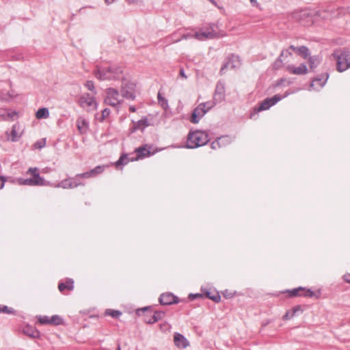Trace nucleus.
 <instances>
[{"instance_id": "obj_1", "label": "nucleus", "mask_w": 350, "mask_h": 350, "mask_svg": "<svg viewBox=\"0 0 350 350\" xmlns=\"http://www.w3.org/2000/svg\"><path fill=\"white\" fill-rule=\"evenodd\" d=\"M208 142V135L205 132L196 131L188 135L187 146L189 148H195L205 145Z\"/></svg>"}, {"instance_id": "obj_2", "label": "nucleus", "mask_w": 350, "mask_h": 350, "mask_svg": "<svg viewBox=\"0 0 350 350\" xmlns=\"http://www.w3.org/2000/svg\"><path fill=\"white\" fill-rule=\"evenodd\" d=\"M336 60V68L338 71L343 72L350 67V51H338L333 54Z\"/></svg>"}, {"instance_id": "obj_3", "label": "nucleus", "mask_w": 350, "mask_h": 350, "mask_svg": "<svg viewBox=\"0 0 350 350\" xmlns=\"http://www.w3.org/2000/svg\"><path fill=\"white\" fill-rule=\"evenodd\" d=\"M27 174L32 176L31 178L19 179L18 183L21 185L41 186L44 185V179L40 176L38 169L36 167H30Z\"/></svg>"}, {"instance_id": "obj_4", "label": "nucleus", "mask_w": 350, "mask_h": 350, "mask_svg": "<svg viewBox=\"0 0 350 350\" xmlns=\"http://www.w3.org/2000/svg\"><path fill=\"white\" fill-rule=\"evenodd\" d=\"M213 106L214 103L211 101L200 103L192 112L190 121L193 124L198 123L205 113Z\"/></svg>"}, {"instance_id": "obj_5", "label": "nucleus", "mask_w": 350, "mask_h": 350, "mask_svg": "<svg viewBox=\"0 0 350 350\" xmlns=\"http://www.w3.org/2000/svg\"><path fill=\"white\" fill-rule=\"evenodd\" d=\"M122 101V96L118 91L114 88H108L106 90L105 102L107 105L116 106Z\"/></svg>"}, {"instance_id": "obj_6", "label": "nucleus", "mask_w": 350, "mask_h": 350, "mask_svg": "<svg viewBox=\"0 0 350 350\" xmlns=\"http://www.w3.org/2000/svg\"><path fill=\"white\" fill-rule=\"evenodd\" d=\"M137 153V157L135 159H131V161H138L139 159H142L145 157H150L154 154L157 150L154 148L152 146L148 144H145L142 146L137 148L135 150Z\"/></svg>"}, {"instance_id": "obj_7", "label": "nucleus", "mask_w": 350, "mask_h": 350, "mask_svg": "<svg viewBox=\"0 0 350 350\" xmlns=\"http://www.w3.org/2000/svg\"><path fill=\"white\" fill-rule=\"evenodd\" d=\"M79 103L81 107L88 110H96L98 107V103L94 94H83L79 99Z\"/></svg>"}, {"instance_id": "obj_8", "label": "nucleus", "mask_w": 350, "mask_h": 350, "mask_svg": "<svg viewBox=\"0 0 350 350\" xmlns=\"http://www.w3.org/2000/svg\"><path fill=\"white\" fill-rule=\"evenodd\" d=\"M135 85L133 82L124 81L122 85L121 95L123 97L134 99Z\"/></svg>"}, {"instance_id": "obj_9", "label": "nucleus", "mask_w": 350, "mask_h": 350, "mask_svg": "<svg viewBox=\"0 0 350 350\" xmlns=\"http://www.w3.org/2000/svg\"><path fill=\"white\" fill-rule=\"evenodd\" d=\"M281 97L278 95H275L273 97L270 98L265 99L260 105L254 109V113H256L259 111L267 110L271 106L274 105L278 101L281 100Z\"/></svg>"}, {"instance_id": "obj_10", "label": "nucleus", "mask_w": 350, "mask_h": 350, "mask_svg": "<svg viewBox=\"0 0 350 350\" xmlns=\"http://www.w3.org/2000/svg\"><path fill=\"white\" fill-rule=\"evenodd\" d=\"M286 293L288 294V297H295L300 296L312 297L314 295V292H312L311 290L303 287H299L291 291H287Z\"/></svg>"}, {"instance_id": "obj_11", "label": "nucleus", "mask_w": 350, "mask_h": 350, "mask_svg": "<svg viewBox=\"0 0 350 350\" xmlns=\"http://www.w3.org/2000/svg\"><path fill=\"white\" fill-rule=\"evenodd\" d=\"M319 15L308 11H303L301 15L302 23L306 26H310L314 24L317 21Z\"/></svg>"}, {"instance_id": "obj_12", "label": "nucleus", "mask_w": 350, "mask_h": 350, "mask_svg": "<svg viewBox=\"0 0 350 350\" xmlns=\"http://www.w3.org/2000/svg\"><path fill=\"white\" fill-rule=\"evenodd\" d=\"M165 313L163 312H147L144 314V321L146 323H153L163 319Z\"/></svg>"}, {"instance_id": "obj_13", "label": "nucleus", "mask_w": 350, "mask_h": 350, "mask_svg": "<svg viewBox=\"0 0 350 350\" xmlns=\"http://www.w3.org/2000/svg\"><path fill=\"white\" fill-rule=\"evenodd\" d=\"M21 135L22 132L20 131L19 126L14 124L10 132H6V140L16 142L21 138Z\"/></svg>"}, {"instance_id": "obj_14", "label": "nucleus", "mask_w": 350, "mask_h": 350, "mask_svg": "<svg viewBox=\"0 0 350 350\" xmlns=\"http://www.w3.org/2000/svg\"><path fill=\"white\" fill-rule=\"evenodd\" d=\"M159 302L163 305H170L173 304H176L178 302V299L177 297L174 296L172 293H165L161 294L159 297Z\"/></svg>"}, {"instance_id": "obj_15", "label": "nucleus", "mask_w": 350, "mask_h": 350, "mask_svg": "<svg viewBox=\"0 0 350 350\" xmlns=\"http://www.w3.org/2000/svg\"><path fill=\"white\" fill-rule=\"evenodd\" d=\"M286 70L292 75H305L308 72L306 66L304 64H301L298 66L291 64L286 66Z\"/></svg>"}, {"instance_id": "obj_16", "label": "nucleus", "mask_w": 350, "mask_h": 350, "mask_svg": "<svg viewBox=\"0 0 350 350\" xmlns=\"http://www.w3.org/2000/svg\"><path fill=\"white\" fill-rule=\"evenodd\" d=\"M96 77L100 80L113 79L117 77L116 75L111 69L102 71L98 70L96 72Z\"/></svg>"}, {"instance_id": "obj_17", "label": "nucleus", "mask_w": 350, "mask_h": 350, "mask_svg": "<svg viewBox=\"0 0 350 350\" xmlns=\"http://www.w3.org/2000/svg\"><path fill=\"white\" fill-rule=\"evenodd\" d=\"M174 342L178 348H186L189 345V341L182 334L175 333L174 335Z\"/></svg>"}, {"instance_id": "obj_18", "label": "nucleus", "mask_w": 350, "mask_h": 350, "mask_svg": "<svg viewBox=\"0 0 350 350\" xmlns=\"http://www.w3.org/2000/svg\"><path fill=\"white\" fill-rule=\"evenodd\" d=\"M77 126L79 132L81 134H84L86 133L88 130L89 123L84 118H79L77 120Z\"/></svg>"}, {"instance_id": "obj_19", "label": "nucleus", "mask_w": 350, "mask_h": 350, "mask_svg": "<svg viewBox=\"0 0 350 350\" xmlns=\"http://www.w3.org/2000/svg\"><path fill=\"white\" fill-rule=\"evenodd\" d=\"M289 49L293 51L295 53L301 56L304 59H306L309 55V50L306 46H301L296 47L294 46H291Z\"/></svg>"}, {"instance_id": "obj_20", "label": "nucleus", "mask_w": 350, "mask_h": 350, "mask_svg": "<svg viewBox=\"0 0 350 350\" xmlns=\"http://www.w3.org/2000/svg\"><path fill=\"white\" fill-rule=\"evenodd\" d=\"M58 288L62 293H64L66 290L72 291L74 288V281L71 279H68L65 282L59 283Z\"/></svg>"}, {"instance_id": "obj_21", "label": "nucleus", "mask_w": 350, "mask_h": 350, "mask_svg": "<svg viewBox=\"0 0 350 350\" xmlns=\"http://www.w3.org/2000/svg\"><path fill=\"white\" fill-rule=\"evenodd\" d=\"M23 333L32 338H36L40 337V333L34 327L27 325L23 329Z\"/></svg>"}, {"instance_id": "obj_22", "label": "nucleus", "mask_w": 350, "mask_h": 350, "mask_svg": "<svg viewBox=\"0 0 350 350\" xmlns=\"http://www.w3.org/2000/svg\"><path fill=\"white\" fill-rule=\"evenodd\" d=\"M298 312H302L300 306H296L294 308L287 310L285 315L283 317V320L288 321L293 319Z\"/></svg>"}, {"instance_id": "obj_23", "label": "nucleus", "mask_w": 350, "mask_h": 350, "mask_svg": "<svg viewBox=\"0 0 350 350\" xmlns=\"http://www.w3.org/2000/svg\"><path fill=\"white\" fill-rule=\"evenodd\" d=\"M326 81V79L324 78H317L314 79L310 85L311 88H312L314 90H318L320 88H323L325 85Z\"/></svg>"}, {"instance_id": "obj_24", "label": "nucleus", "mask_w": 350, "mask_h": 350, "mask_svg": "<svg viewBox=\"0 0 350 350\" xmlns=\"http://www.w3.org/2000/svg\"><path fill=\"white\" fill-rule=\"evenodd\" d=\"M194 37L200 40H204L205 39L213 38L215 37V33L213 32H198L196 33Z\"/></svg>"}, {"instance_id": "obj_25", "label": "nucleus", "mask_w": 350, "mask_h": 350, "mask_svg": "<svg viewBox=\"0 0 350 350\" xmlns=\"http://www.w3.org/2000/svg\"><path fill=\"white\" fill-rule=\"evenodd\" d=\"M205 296L216 303L221 301V296L217 292H206Z\"/></svg>"}, {"instance_id": "obj_26", "label": "nucleus", "mask_w": 350, "mask_h": 350, "mask_svg": "<svg viewBox=\"0 0 350 350\" xmlns=\"http://www.w3.org/2000/svg\"><path fill=\"white\" fill-rule=\"evenodd\" d=\"M230 61L233 62L234 63H239L238 57L234 55H230L228 58V62H226L221 68V71H223L225 68H228V67L234 68L237 66L235 64L230 65Z\"/></svg>"}, {"instance_id": "obj_27", "label": "nucleus", "mask_w": 350, "mask_h": 350, "mask_svg": "<svg viewBox=\"0 0 350 350\" xmlns=\"http://www.w3.org/2000/svg\"><path fill=\"white\" fill-rule=\"evenodd\" d=\"M148 126V121L146 118L139 120L135 124L133 131L140 129L143 130L144 128Z\"/></svg>"}, {"instance_id": "obj_28", "label": "nucleus", "mask_w": 350, "mask_h": 350, "mask_svg": "<svg viewBox=\"0 0 350 350\" xmlns=\"http://www.w3.org/2000/svg\"><path fill=\"white\" fill-rule=\"evenodd\" d=\"M49 116V113L46 108H41L36 113V117L38 119L47 118Z\"/></svg>"}, {"instance_id": "obj_29", "label": "nucleus", "mask_w": 350, "mask_h": 350, "mask_svg": "<svg viewBox=\"0 0 350 350\" xmlns=\"http://www.w3.org/2000/svg\"><path fill=\"white\" fill-rule=\"evenodd\" d=\"M51 325H59L64 323L63 319L59 315H53L50 317Z\"/></svg>"}, {"instance_id": "obj_30", "label": "nucleus", "mask_w": 350, "mask_h": 350, "mask_svg": "<svg viewBox=\"0 0 350 350\" xmlns=\"http://www.w3.org/2000/svg\"><path fill=\"white\" fill-rule=\"evenodd\" d=\"M129 159L127 154H122L119 159L116 162V167L118 168L120 165H126L129 162Z\"/></svg>"}, {"instance_id": "obj_31", "label": "nucleus", "mask_w": 350, "mask_h": 350, "mask_svg": "<svg viewBox=\"0 0 350 350\" xmlns=\"http://www.w3.org/2000/svg\"><path fill=\"white\" fill-rule=\"evenodd\" d=\"M221 294L226 299H232L237 295V292L235 291L226 289L221 292Z\"/></svg>"}, {"instance_id": "obj_32", "label": "nucleus", "mask_w": 350, "mask_h": 350, "mask_svg": "<svg viewBox=\"0 0 350 350\" xmlns=\"http://www.w3.org/2000/svg\"><path fill=\"white\" fill-rule=\"evenodd\" d=\"M50 317L48 316H39L37 317L38 321L40 325H51Z\"/></svg>"}, {"instance_id": "obj_33", "label": "nucleus", "mask_w": 350, "mask_h": 350, "mask_svg": "<svg viewBox=\"0 0 350 350\" xmlns=\"http://www.w3.org/2000/svg\"><path fill=\"white\" fill-rule=\"evenodd\" d=\"M105 314L111 316L113 318H118L121 314V312L118 310H115L113 309H107L105 311Z\"/></svg>"}, {"instance_id": "obj_34", "label": "nucleus", "mask_w": 350, "mask_h": 350, "mask_svg": "<svg viewBox=\"0 0 350 350\" xmlns=\"http://www.w3.org/2000/svg\"><path fill=\"white\" fill-rule=\"evenodd\" d=\"M217 139L219 142V144L221 145V147H224L230 142V138L228 136H223L217 138Z\"/></svg>"}, {"instance_id": "obj_35", "label": "nucleus", "mask_w": 350, "mask_h": 350, "mask_svg": "<svg viewBox=\"0 0 350 350\" xmlns=\"http://www.w3.org/2000/svg\"><path fill=\"white\" fill-rule=\"evenodd\" d=\"M104 169H105V166L104 165H103V166L98 165V166H96L95 168L92 170V173L93 174V175L94 176H96L98 174H101L104 171Z\"/></svg>"}, {"instance_id": "obj_36", "label": "nucleus", "mask_w": 350, "mask_h": 350, "mask_svg": "<svg viewBox=\"0 0 350 350\" xmlns=\"http://www.w3.org/2000/svg\"><path fill=\"white\" fill-rule=\"evenodd\" d=\"M110 114V110L108 109H105L102 111L101 116L98 118V120L100 122H103L105 118H107Z\"/></svg>"}, {"instance_id": "obj_37", "label": "nucleus", "mask_w": 350, "mask_h": 350, "mask_svg": "<svg viewBox=\"0 0 350 350\" xmlns=\"http://www.w3.org/2000/svg\"><path fill=\"white\" fill-rule=\"evenodd\" d=\"M85 86L87 88L88 90L91 91L94 94H96V92H94V85L93 81H86Z\"/></svg>"}, {"instance_id": "obj_38", "label": "nucleus", "mask_w": 350, "mask_h": 350, "mask_svg": "<svg viewBox=\"0 0 350 350\" xmlns=\"http://www.w3.org/2000/svg\"><path fill=\"white\" fill-rule=\"evenodd\" d=\"M77 177H80L81 178H91V177H94V176L92 173V170H90L89 172L78 174L77 176Z\"/></svg>"}, {"instance_id": "obj_39", "label": "nucleus", "mask_w": 350, "mask_h": 350, "mask_svg": "<svg viewBox=\"0 0 350 350\" xmlns=\"http://www.w3.org/2000/svg\"><path fill=\"white\" fill-rule=\"evenodd\" d=\"M160 329L163 332L170 331V325L168 324L167 323H163L160 325Z\"/></svg>"}, {"instance_id": "obj_40", "label": "nucleus", "mask_w": 350, "mask_h": 350, "mask_svg": "<svg viewBox=\"0 0 350 350\" xmlns=\"http://www.w3.org/2000/svg\"><path fill=\"white\" fill-rule=\"evenodd\" d=\"M0 312L10 314L12 313V311L7 306H0Z\"/></svg>"}, {"instance_id": "obj_41", "label": "nucleus", "mask_w": 350, "mask_h": 350, "mask_svg": "<svg viewBox=\"0 0 350 350\" xmlns=\"http://www.w3.org/2000/svg\"><path fill=\"white\" fill-rule=\"evenodd\" d=\"M211 148L213 149L221 148V145L219 144V142L217 139L211 143Z\"/></svg>"}, {"instance_id": "obj_42", "label": "nucleus", "mask_w": 350, "mask_h": 350, "mask_svg": "<svg viewBox=\"0 0 350 350\" xmlns=\"http://www.w3.org/2000/svg\"><path fill=\"white\" fill-rule=\"evenodd\" d=\"M204 297V295L202 294H200V293H197V294H190L189 295V298L191 299V300H193L194 299H196V298H199V297Z\"/></svg>"}, {"instance_id": "obj_43", "label": "nucleus", "mask_w": 350, "mask_h": 350, "mask_svg": "<svg viewBox=\"0 0 350 350\" xmlns=\"http://www.w3.org/2000/svg\"><path fill=\"white\" fill-rule=\"evenodd\" d=\"M45 145V142L44 140H42V142H37L35 146L38 148H42Z\"/></svg>"}, {"instance_id": "obj_44", "label": "nucleus", "mask_w": 350, "mask_h": 350, "mask_svg": "<svg viewBox=\"0 0 350 350\" xmlns=\"http://www.w3.org/2000/svg\"><path fill=\"white\" fill-rule=\"evenodd\" d=\"M344 280L350 284V273H346L343 275Z\"/></svg>"}, {"instance_id": "obj_45", "label": "nucleus", "mask_w": 350, "mask_h": 350, "mask_svg": "<svg viewBox=\"0 0 350 350\" xmlns=\"http://www.w3.org/2000/svg\"><path fill=\"white\" fill-rule=\"evenodd\" d=\"M5 181L4 178L0 176V189L3 187Z\"/></svg>"}, {"instance_id": "obj_46", "label": "nucleus", "mask_w": 350, "mask_h": 350, "mask_svg": "<svg viewBox=\"0 0 350 350\" xmlns=\"http://www.w3.org/2000/svg\"><path fill=\"white\" fill-rule=\"evenodd\" d=\"M179 75H180L182 77H183V78H185V79H187V75H185V72H184L183 69H180V70Z\"/></svg>"}, {"instance_id": "obj_47", "label": "nucleus", "mask_w": 350, "mask_h": 350, "mask_svg": "<svg viewBox=\"0 0 350 350\" xmlns=\"http://www.w3.org/2000/svg\"><path fill=\"white\" fill-rule=\"evenodd\" d=\"M158 99H159V100L163 101V105L166 103V100L161 97V95L160 93L158 94Z\"/></svg>"}, {"instance_id": "obj_48", "label": "nucleus", "mask_w": 350, "mask_h": 350, "mask_svg": "<svg viewBox=\"0 0 350 350\" xmlns=\"http://www.w3.org/2000/svg\"><path fill=\"white\" fill-rule=\"evenodd\" d=\"M115 0H105V3L108 5L112 3Z\"/></svg>"}, {"instance_id": "obj_49", "label": "nucleus", "mask_w": 350, "mask_h": 350, "mask_svg": "<svg viewBox=\"0 0 350 350\" xmlns=\"http://www.w3.org/2000/svg\"><path fill=\"white\" fill-rule=\"evenodd\" d=\"M129 4L135 3L137 0H126Z\"/></svg>"}, {"instance_id": "obj_50", "label": "nucleus", "mask_w": 350, "mask_h": 350, "mask_svg": "<svg viewBox=\"0 0 350 350\" xmlns=\"http://www.w3.org/2000/svg\"><path fill=\"white\" fill-rule=\"evenodd\" d=\"M129 109L131 112H135V108L133 106L130 107H129Z\"/></svg>"}, {"instance_id": "obj_51", "label": "nucleus", "mask_w": 350, "mask_h": 350, "mask_svg": "<svg viewBox=\"0 0 350 350\" xmlns=\"http://www.w3.org/2000/svg\"><path fill=\"white\" fill-rule=\"evenodd\" d=\"M211 3H212L214 5H216V2L214 0H208Z\"/></svg>"}, {"instance_id": "obj_52", "label": "nucleus", "mask_w": 350, "mask_h": 350, "mask_svg": "<svg viewBox=\"0 0 350 350\" xmlns=\"http://www.w3.org/2000/svg\"><path fill=\"white\" fill-rule=\"evenodd\" d=\"M116 350H121L120 346L118 345Z\"/></svg>"}, {"instance_id": "obj_53", "label": "nucleus", "mask_w": 350, "mask_h": 350, "mask_svg": "<svg viewBox=\"0 0 350 350\" xmlns=\"http://www.w3.org/2000/svg\"><path fill=\"white\" fill-rule=\"evenodd\" d=\"M251 1H253V0H250Z\"/></svg>"}]
</instances>
